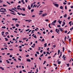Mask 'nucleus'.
Listing matches in <instances>:
<instances>
[{"instance_id": "nucleus-62", "label": "nucleus", "mask_w": 73, "mask_h": 73, "mask_svg": "<svg viewBox=\"0 0 73 73\" xmlns=\"http://www.w3.org/2000/svg\"><path fill=\"white\" fill-rule=\"evenodd\" d=\"M70 8H73V6H71Z\"/></svg>"}, {"instance_id": "nucleus-14", "label": "nucleus", "mask_w": 73, "mask_h": 73, "mask_svg": "<svg viewBox=\"0 0 73 73\" xmlns=\"http://www.w3.org/2000/svg\"><path fill=\"white\" fill-rule=\"evenodd\" d=\"M6 61L7 62V63H8V64H9L10 63L9 61H8V60H7Z\"/></svg>"}, {"instance_id": "nucleus-18", "label": "nucleus", "mask_w": 73, "mask_h": 73, "mask_svg": "<svg viewBox=\"0 0 73 73\" xmlns=\"http://www.w3.org/2000/svg\"><path fill=\"white\" fill-rule=\"evenodd\" d=\"M21 14L23 16H25L26 15L25 14H22V13H21Z\"/></svg>"}, {"instance_id": "nucleus-20", "label": "nucleus", "mask_w": 73, "mask_h": 73, "mask_svg": "<svg viewBox=\"0 0 73 73\" xmlns=\"http://www.w3.org/2000/svg\"><path fill=\"white\" fill-rule=\"evenodd\" d=\"M62 49H63V52H64V50H65V48H64V47H63Z\"/></svg>"}, {"instance_id": "nucleus-8", "label": "nucleus", "mask_w": 73, "mask_h": 73, "mask_svg": "<svg viewBox=\"0 0 73 73\" xmlns=\"http://www.w3.org/2000/svg\"><path fill=\"white\" fill-rule=\"evenodd\" d=\"M27 61L28 62H31V60L29 59H27Z\"/></svg>"}, {"instance_id": "nucleus-51", "label": "nucleus", "mask_w": 73, "mask_h": 73, "mask_svg": "<svg viewBox=\"0 0 73 73\" xmlns=\"http://www.w3.org/2000/svg\"><path fill=\"white\" fill-rule=\"evenodd\" d=\"M63 24L64 25H65V22H63Z\"/></svg>"}, {"instance_id": "nucleus-32", "label": "nucleus", "mask_w": 73, "mask_h": 73, "mask_svg": "<svg viewBox=\"0 0 73 73\" xmlns=\"http://www.w3.org/2000/svg\"><path fill=\"white\" fill-rule=\"evenodd\" d=\"M33 37H34V38H37V36H36V35H35Z\"/></svg>"}, {"instance_id": "nucleus-46", "label": "nucleus", "mask_w": 73, "mask_h": 73, "mask_svg": "<svg viewBox=\"0 0 73 73\" xmlns=\"http://www.w3.org/2000/svg\"><path fill=\"white\" fill-rule=\"evenodd\" d=\"M31 8H32L33 7V4H31Z\"/></svg>"}, {"instance_id": "nucleus-30", "label": "nucleus", "mask_w": 73, "mask_h": 73, "mask_svg": "<svg viewBox=\"0 0 73 73\" xmlns=\"http://www.w3.org/2000/svg\"><path fill=\"white\" fill-rule=\"evenodd\" d=\"M29 30H30V29H27V30H26V32H27V31H29Z\"/></svg>"}, {"instance_id": "nucleus-59", "label": "nucleus", "mask_w": 73, "mask_h": 73, "mask_svg": "<svg viewBox=\"0 0 73 73\" xmlns=\"http://www.w3.org/2000/svg\"><path fill=\"white\" fill-rule=\"evenodd\" d=\"M17 14L19 15H21V14H20L19 13H17Z\"/></svg>"}, {"instance_id": "nucleus-54", "label": "nucleus", "mask_w": 73, "mask_h": 73, "mask_svg": "<svg viewBox=\"0 0 73 73\" xmlns=\"http://www.w3.org/2000/svg\"><path fill=\"white\" fill-rule=\"evenodd\" d=\"M46 62V61H44V63H43V64H45V63Z\"/></svg>"}, {"instance_id": "nucleus-6", "label": "nucleus", "mask_w": 73, "mask_h": 73, "mask_svg": "<svg viewBox=\"0 0 73 73\" xmlns=\"http://www.w3.org/2000/svg\"><path fill=\"white\" fill-rule=\"evenodd\" d=\"M0 68H1V69L2 70H4V68H3L2 67H0Z\"/></svg>"}, {"instance_id": "nucleus-7", "label": "nucleus", "mask_w": 73, "mask_h": 73, "mask_svg": "<svg viewBox=\"0 0 73 73\" xmlns=\"http://www.w3.org/2000/svg\"><path fill=\"white\" fill-rule=\"evenodd\" d=\"M12 20H13L16 21L17 20V19L13 18L12 19Z\"/></svg>"}, {"instance_id": "nucleus-60", "label": "nucleus", "mask_w": 73, "mask_h": 73, "mask_svg": "<svg viewBox=\"0 0 73 73\" xmlns=\"http://www.w3.org/2000/svg\"><path fill=\"white\" fill-rule=\"evenodd\" d=\"M9 33L8 32H6V33H5V34H8Z\"/></svg>"}, {"instance_id": "nucleus-45", "label": "nucleus", "mask_w": 73, "mask_h": 73, "mask_svg": "<svg viewBox=\"0 0 73 73\" xmlns=\"http://www.w3.org/2000/svg\"><path fill=\"white\" fill-rule=\"evenodd\" d=\"M7 17H8V16H9V17H10V15H7Z\"/></svg>"}, {"instance_id": "nucleus-64", "label": "nucleus", "mask_w": 73, "mask_h": 73, "mask_svg": "<svg viewBox=\"0 0 73 73\" xmlns=\"http://www.w3.org/2000/svg\"><path fill=\"white\" fill-rule=\"evenodd\" d=\"M19 73H22V71H20L19 72Z\"/></svg>"}, {"instance_id": "nucleus-50", "label": "nucleus", "mask_w": 73, "mask_h": 73, "mask_svg": "<svg viewBox=\"0 0 73 73\" xmlns=\"http://www.w3.org/2000/svg\"><path fill=\"white\" fill-rule=\"evenodd\" d=\"M65 9H67V7H66V6H65Z\"/></svg>"}, {"instance_id": "nucleus-36", "label": "nucleus", "mask_w": 73, "mask_h": 73, "mask_svg": "<svg viewBox=\"0 0 73 73\" xmlns=\"http://www.w3.org/2000/svg\"><path fill=\"white\" fill-rule=\"evenodd\" d=\"M6 2L7 3V4H9V5H11V4L9 3V2H8V1H7Z\"/></svg>"}, {"instance_id": "nucleus-28", "label": "nucleus", "mask_w": 73, "mask_h": 73, "mask_svg": "<svg viewBox=\"0 0 73 73\" xmlns=\"http://www.w3.org/2000/svg\"><path fill=\"white\" fill-rule=\"evenodd\" d=\"M36 53L37 54H40V53H39V52H38L37 51L36 52Z\"/></svg>"}, {"instance_id": "nucleus-1", "label": "nucleus", "mask_w": 73, "mask_h": 73, "mask_svg": "<svg viewBox=\"0 0 73 73\" xmlns=\"http://www.w3.org/2000/svg\"><path fill=\"white\" fill-rule=\"evenodd\" d=\"M56 32H57V33H58V34H60V33L58 32H60V30L59 29H56Z\"/></svg>"}, {"instance_id": "nucleus-63", "label": "nucleus", "mask_w": 73, "mask_h": 73, "mask_svg": "<svg viewBox=\"0 0 73 73\" xmlns=\"http://www.w3.org/2000/svg\"><path fill=\"white\" fill-rule=\"evenodd\" d=\"M18 3L19 4H20V3H21V2L20 1H19L18 2Z\"/></svg>"}, {"instance_id": "nucleus-25", "label": "nucleus", "mask_w": 73, "mask_h": 73, "mask_svg": "<svg viewBox=\"0 0 73 73\" xmlns=\"http://www.w3.org/2000/svg\"><path fill=\"white\" fill-rule=\"evenodd\" d=\"M58 64H61V62L60 61H59V62H57Z\"/></svg>"}, {"instance_id": "nucleus-23", "label": "nucleus", "mask_w": 73, "mask_h": 73, "mask_svg": "<svg viewBox=\"0 0 73 73\" xmlns=\"http://www.w3.org/2000/svg\"><path fill=\"white\" fill-rule=\"evenodd\" d=\"M62 22V21H60L59 22H58L59 24H61V22Z\"/></svg>"}, {"instance_id": "nucleus-27", "label": "nucleus", "mask_w": 73, "mask_h": 73, "mask_svg": "<svg viewBox=\"0 0 73 73\" xmlns=\"http://www.w3.org/2000/svg\"><path fill=\"white\" fill-rule=\"evenodd\" d=\"M47 54H50L49 52H46Z\"/></svg>"}, {"instance_id": "nucleus-19", "label": "nucleus", "mask_w": 73, "mask_h": 73, "mask_svg": "<svg viewBox=\"0 0 73 73\" xmlns=\"http://www.w3.org/2000/svg\"><path fill=\"white\" fill-rule=\"evenodd\" d=\"M1 9L2 10H3V9L4 10V11H6V9H4V8H1Z\"/></svg>"}, {"instance_id": "nucleus-44", "label": "nucleus", "mask_w": 73, "mask_h": 73, "mask_svg": "<svg viewBox=\"0 0 73 73\" xmlns=\"http://www.w3.org/2000/svg\"><path fill=\"white\" fill-rule=\"evenodd\" d=\"M72 22L71 21L69 22V23H68V24H71V23H72Z\"/></svg>"}, {"instance_id": "nucleus-37", "label": "nucleus", "mask_w": 73, "mask_h": 73, "mask_svg": "<svg viewBox=\"0 0 73 73\" xmlns=\"http://www.w3.org/2000/svg\"><path fill=\"white\" fill-rule=\"evenodd\" d=\"M7 6L5 5H3V7H7Z\"/></svg>"}, {"instance_id": "nucleus-49", "label": "nucleus", "mask_w": 73, "mask_h": 73, "mask_svg": "<svg viewBox=\"0 0 73 73\" xmlns=\"http://www.w3.org/2000/svg\"><path fill=\"white\" fill-rule=\"evenodd\" d=\"M51 25H53L54 26L55 25V24H53L52 23H51Z\"/></svg>"}, {"instance_id": "nucleus-3", "label": "nucleus", "mask_w": 73, "mask_h": 73, "mask_svg": "<svg viewBox=\"0 0 73 73\" xmlns=\"http://www.w3.org/2000/svg\"><path fill=\"white\" fill-rule=\"evenodd\" d=\"M54 5L55 7H58V5H59L58 4H54Z\"/></svg>"}, {"instance_id": "nucleus-5", "label": "nucleus", "mask_w": 73, "mask_h": 73, "mask_svg": "<svg viewBox=\"0 0 73 73\" xmlns=\"http://www.w3.org/2000/svg\"><path fill=\"white\" fill-rule=\"evenodd\" d=\"M56 20H55L53 21V22H52V24H55L56 23Z\"/></svg>"}, {"instance_id": "nucleus-13", "label": "nucleus", "mask_w": 73, "mask_h": 73, "mask_svg": "<svg viewBox=\"0 0 73 73\" xmlns=\"http://www.w3.org/2000/svg\"><path fill=\"white\" fill-rule=\"evenodd\" d=\"M5 41H8V38H5Z\"/></svg>"}, {"instance_id": "nucleus-48", "label": "nucleus", "mask_w": 73, "mask_h": 73, "mask_svg": "<svg viewBox=\"0 0 73 73\" xmlns=\"http://www.w3.org/2000/svg\"><path fill=\"white\" fill-rule=\"evenodd\" d=\"M35 56H36V57H37V54H35Z\"/></svg>"}, {"instance_id": "nucleus-53", "label": "nucleus", "mask_w": 73, "mask_h": 73, "mask_svg": "<svg viewBox=\"0 0 73 73\" xmlns=\"http://www.w3.org/2000/svg\"><path fill=\"white\" fill-rule=\"evenodd\" d=\"M67 65L68 67H69V64H67Z\"/></svg>"}, {"instance_id": "nucleus-15", "label": "nucleus", "mask_w": 73, "mask_h": 73, "mask_svg": "<svg viewBox=\"0 0 73 73\" xmlns=\"http://www.w3.org/2000/svg\"><path fill=\"white\" fill-rule=\"evenodd\" d=\"M2 28H3V29H5V28H6V27L5 26L2 27Z\"/></svg>"}, {"instance_id": "nucleus-58", "label": "nucleus", "mask_w": 73, "mask_h": 73, "mask_svg": "<svg viewBox=\"0 0 73 73\" xmlns=\"http://www.w3.org/2000/svg\"><path fill=\"white\" fill-rule=\"evenodd\" d=\"M9 50H13V49L11 48L9 49Z\"/></svg>"}, {"instance_id": "nucleus-41", "label": "nucleus", "mask_w": 73, "mask_h": 73, "mask_svg": "<svg viewBox=\"0 0 73 73\" xmlns=\"http://www.w3.org/2000/svg\"><path fill=\"white\" fill-rule=\"evenodd\" d=\"M60 50H58V53H60Z\"/></svg>"}, {"instance_id": "nucleus-12", "label": "nucleus", "mask_w": 73, "mask_h": 73, "mask_svg": "<svg viewBox=\"0 0 73 73\" xmlns=\"http://www.w3.org/2000/svg\"><path fill=\"white\" fill-rule=\"evenodd\" d=\"M60 8L61 9H63V7L61 6L60 7Z\"/></svg>"}, {"instance_id": "nucleus-17", "label": "nucleus", "mask_w": 73, "mask_h": 73, "mask_svg": "<svg viewBox=\"0 0 73 73\" xmlns=\"http://www.w3.org/2000/svg\"><path fill=\"white\" fill-rule=\"evenodd\" d=\"M46 44H46V43L45 44H44V47H46Z\"/></svg>"}, {"instance_id": "nucleus-47", "label": "nucleus", "mask_w": 73, "mask_h": 73, "mask_svg": "<svg viewBox=\"0 0 73 73\" xmlns=\"http://www.w3.org/2000/svg\"><path fill=\"white\" fill-rule=\"evenodd\" d=\"M22 47V46H19V48H20V49H21Z\"/></svg>"}, {"instance_id": "nucleus-31", "label": "nucleus", "mask_w": 73, "mask_h": 73, "mask_svg": "<svg viewBox=\"0 0 73 73\" xmlns=\"http://www.w3.org/2000/svg\"><path fill=\"white\" fill-rule=\"evenodd\" d=\"M45 21L47 22H48V21H49V20L48 19H46L45 20Z\"/></svg>"}, {"instance_id": "nucleus-10", "label": "nucleus", "mask_w": 73, "mask_h": 73, "mask_svg": "<svg viewBox=\"0 0 73 73\" xmlns=\"http://www.w3.org/2000/svg\"><path fill=\"white\" fill-rule=\"evenodd\" d=\"M1 33L2 34V36H3V35H4V31H3Z\"/></svg>"}, {"instance_id": "nucleus-9", "label": "nucleus", "mask_w": 73, "mask_h": 73, "mask_svg": "<svg viewBox=\"0 0 73 73\" xmlns=\"http://www.w3.org/2000/svg\"><path fill=\"white\" fill-rule=\"evenodd\" d=\"M67 16V15L66 14L64 16V17H66Z\"/></svg>"}, {"instance_id": "nucleus-26", "label": "nucleus", "mask_w": 73, "mask_h": 73, "mask_svg": "<svg viewBox=\"0 0 73 73\" xmlns=\"http://www.w3.org/2000/svg\"><path fill=\"white\" fill-rule=\"evenodd\" d=\"M16 25L17 27H19V24H16Z\"/></svg>"}, {"instance_id": "nucleus-57", "label": "nucleus", "mask_w": 73, "mask_h": 73, "mask_svg": "<svg viewBox=\"0 0 73 73\" xmlns=\"http://www.w3.org/2000/svg\"><path fill=\"white\" fill-rule=\"evenodd\" d=\"M15 26L12 27V28H13V29H15Z\"/></svg>"}, {"instance_id": "nucleus-11", "label": "nucleus", "mask_w": 73, "mask_h": 73, "mask_svg": "<svg viewBox=\"0 0 73 73\" xmlns=\"http://www.w3.org/2000/svg\"><path fill=\"white\" fill-rule=\"evenodd\" d=\"M12 10H14V11H16V12H17V11L16 10H15V9L14 8H12L11 9Z\"/></svg>"}, {"instance_id": "nucleus-56", "label": "nucleus", "mask_w": 73, "mask_h": 73, "mask_svg": "<svg viewBox=\"0 0 73 73\" xmlns=\"http://www.w3.org/2000/svg\"><path fill=\"white\" fill-rule=\"evenodd\" d=\"M29 55H27L26 56V57H29Z\"/></svg>"}, {"instance_id": "nucleus-55", "label": "nucleus", "mask_w": 73, "mask_h": 73, "mask_svg": "<svg viewBox=\"0 0 73 73\" xmlns=\"http://www.w3.org/2000/svg\"><path fill=\"white\" fill-rule=\"evenodd\" d=\"M51 58V56H48V58Z\"/></svg>"}, {"instance_id": "nucleus-43", "label": "nucleus", "mask_w": 73, "mask_h": 73, "mask_svg": "<svg viewBox=\"0 0 73 73\" xmlns=\"http://www.w3.org/2000/svg\"><path fill=\"white\" fill-rule=\"evenodd\" d=\"M29 23H30V21H32V20H29Z\"/></svg>"}, {"instance_id": "nucleus-61", "label": "nucleus", "mask_w": 73, "mask_h": 73, "mask_svg": "<svg viewBox=\"0 0 73 73\" xmlns=\"http://www.w3.org/2000/svg\"><path fill=\"white\" fill-rule=\"evenodd\" d=\"M43 34H45V32L44 31V32H43Z\"/></svg>"}, {"instance_id": "nucleus-22", "label": "nucleus", "mask_w": 73, "mask_h": 73, "mask_svg": "<svg viewBox=\"0 0 73 73\" xmlns=\"http://www.w3.org/2000/svg\"><path fill=\"white\" fill-rule=\"evenodd\" d=\"M50 25V24H49L48 25V27L50 28H52V27H51Z\"/></svg>"}, {"instance_id": "nucleus-16", "label": "nucleus", "mask_w": 73, "mask_h": 73, "mask_svg": "<svg viewBox=\"0 0 73 73\" xmlns=\"http://www.w3.org/2000/svg\"><path fill=\"white\" fill-rule=\"evenodd\" d=\"M1 12H7V11H0Z\"/></svg>"}, {"instance_id": "nucleus-35", "label": "nucleus", "mask_w": 73, "mask_h": 73, "mask_svg": "<svg viewBox=\"0 0 73 73\" xmlns=\"http://www.w3.org/2000/svg\"><path fill=\"white\" fill-rule=\"evenodd\" d=\"M33 11H34V9H32L31 10V12H33Z\"/></svg>"}, {"instance_id": "nucleus-38", "label": "nucleus", "mask_w": 73, "mask_h": 73, "mask_svg": "<svg viewBox=\"0 0 73 73\" xmlns=\"http://www.w3.org/2000/svg\"><path fill=\"white\" fill-rule=\"evenodd\" d=\"M10 42L11 43V44H13V42H12L11 41H10Z\"/></svg>"}, {"instance_id": "nucleus-34", "label": "nucleus", "mask_w": 73, "mask_h": 73, "mask_svg": "<svg viewBox=\"0 0 73 73\" xmlns=\"http://www.w3.org/2000/svg\"><path fill=\"white\" fill-rule=\"evenodd\" d=\"M69 43H70V42H71V39L70 38L69 39Z\"/></svg>"}, {"instance_id": "nucleus-24", "label": "nucleus", "mask_w": 73, "mask_h": 73, "mask_svg": "<svg viewBox=\"0 0 73 73\" xmlns=\"http://www.w3.org/2000/svg\"><path fill=\"white\" fill-rule=\"evenodd\" d=\"M44 55V54H42V55H40V57H41V56H43V55Z\"/></svg>"}, {"instance_id": "nucleus-33", "label": "nucleus", "mask_w": 73, "mask_h": 73, "mask_svg": "<svg viewBox=\"0 0 73 73\" xmlns=\"http://www.w3.org/2000/svg\"><path fill=\"white\" fill-rule=\"evenodd\" d=\"M68 32V31H67L66 30L65 32H64V33H67Z\"/></svg>"}, {"instance_id": "nucleus-21", "label": "nucleus", "mask_w": 73, "mask_h": 73, "mask_svg": "<svg viewBox=\"0 0 73 73\" xmlns=\"http://www.w3.org/2000/svg\"><path fill=\"white\" fill-rule=\"evenodd\" d=\"M22 9L24 11H25V8H22Z\"/></svg>"}, {"instance_id": "nucleus-42", "label": "nucleus", "mask_w": 73, "mask_h": 73, "mask_svg": "<svg viewBox=\"0 0 73 73\" xmlns=\"http://www.w3.org/2000/svg\"><path fill=\"white\" fill-rule=\"evenodd\" d=\"M70 18V17H68L67 18V19H68V20H69Z\"/></svg>"}, {"instance_id": "nucleus-2", "label": "nucleus", "mask_w": 73, "mask_h": 73, "mask_svg": "<svg viewBox=\"0 0 73 73\" xmlns=\"http://www.w3.org/2000/svg\"><path fill=\"white\" fill-rule=\"evenodd\" d=\"M47 14L46 13H45V14H43L42 15V17H44L45 16H46Z\"/></svg>"}, {"instance_id": "nucleus-4", "label": "nucleus", "mask_w": 73, "mask_h": 73, "mask_svg": "<svg viewBox=\"0 0 73 73\" xmlns=\"http://www.w3.org/2000/svg\"><path fill=\"white\" fill-rule=\"evenodd\" d=\"M28 9H29V10H30L31 9V7L29 6V5H28Z\"/></svg>"}, {"instance_id": "nucleus-52", "label": "nucleus", "mask_w": 73, "mask_h": 73, "mask_svg": "<svg viewBox=\"0 0 73 73\" xmlns=\"http://www.w3.org/2000/svg\"><path fill=\"white\" fill-rule=\"evenodd\" d=\"M10 57H12V55H10L9 56Z\"/></svg>"}, {"instance_id": "nucleus-29", "label": "nucleus", "mask_w": 73, "mask_h": 73, "mask_svg": "<svg viewBox=\"0 0 73 73\" xmlns=\"http://www.w3.org/2000/svg\"><path fill=\"white\" fill-rule=\"evenodd\" d=\"M57 27L59 28L60 27H61V26H60V25H58Z\"/></svg>"}, {"instance_id": "nucleus-40", "label": "nucleus", "mask_w": 73, "mask_h": 73, "mask_svg": "<svg viewBox=\"0 0 73 73\" xmlns=\"http://www.w3.org/2000/svg\"><path fill=\"white\" fill-rule=\"evenodd\" d=\"M52 47L53 48H55V47H56V45H53L52 46Z\"/></svg>"}, {"instance_id": "nucleus-39", "label": "nucleus", "mask_w": 73, "mask_h": 73, "mask_svg": "<svg viewBox=\"0 0 73 73\" xmlns=\"http://www.w3.org/2000/svg\"><path fill=\"white\" fill-rule=\"evenodd\" d=\"M63 4H64V5H66V3L65 2H63Z\"/></svg>"}]
</instances>
